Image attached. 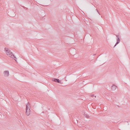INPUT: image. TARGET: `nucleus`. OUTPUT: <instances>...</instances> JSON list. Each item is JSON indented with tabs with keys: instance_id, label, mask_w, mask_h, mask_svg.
I'll return each mask as SVG.
<instances>
[{
	"instance_id": "4",
	"label": "nucleus",
	"mask_w": 130,
	"mask_h": 130,
	"mask_svg": "<svg viewBox=\"0 0 130 130\" xmlns=\"http://www.w3.org/2000/svg\"><path fill=\"white\" fill-rule=\"evenodd\" d=\"M4 74L5 76H8L9 74V71H5L4 72Z\"/></svg>"
},
{
	"instance_id": "13",
	"label": "nucleus",
	"mask_w": 130,
	"mask_h": 130,
	"mask_svg": "<svg viewBox=\"0 0 130 130\" xmlns=\"http://www.w3.org/2000/svg\"><path fill=\"white\" fill-rule=\"evenodd\" d=\"M26 8V9H27V8Z\"/></svg>"
},
{
	"instance_id": "8",
	"label": "nucleus",
	"mask_w": 130,
	"mask_h": 130,
	"mask_svg": "<svg viewBox=\"0 0 130 130\" xmlns=\"http://www.w3.org/2000/svg\"><path fill=\"white\" fill-rule=\"evenodd\" d=\"M84 116L87 118H88L89 117L88 115L85 113H84Z\"/></svg>"
},
{
	"instance_id": "11",
	"label": "nucleus",
	"mask_w": 130,
	"mask_h": 130,
	"mask_svg": "<svg viewBox=\"0 0 130 130\" xmlns=\"http://www.w3.org/2000/svg\"><path fill=\"white\" fill-rule=\"evenodd\" d=\"M96 10L97 11V12L99 13H99V12H98V10H97V9H96Z\"/></svg>"
},
{
	"instance_id": "1",
	"label": "nucleus",
	"mask_w": 130,
	"mask_h": 130,
	"mask_svg": "<svg viewBox=\"0 0 130 130\" xmlns=\"http://www.w3.org/2000/svg\"><path fill=\"white\" fill-rule=\"evenodd\" d=\"M5 50L6 52V53L7 55L10 57V56L11 55V54H13L11 51L9 49H8L7 48H5Z\"/></svg>"
},
{
	"instance_id": "3",
	"label": "nucleus",
	"mask_w": 130,
	"mask_h": 130,
	"mask_svg": "<svg viewBox=\"0 0 130 130\" xmlns=\"http://www.w3.org/2000/svg\"><path fill=\"white\" fill-rule=\"evenodd\" d=\"M116 36L117 38V42L114 45L113 47L114 48L119 43L120 41V39L119 37V36L117 35H116Z\"/></svg>"
},
{
	"instance_id": "5",
	"label": "nucleus",
	"mask_w": 130,
	"mask_h": 130,
	"mask_svg": "<svg viewBox=\"0 0 130 130\" xmlns=\"http://www.w3.org/2000/svg\"><path fill=\"white\" fill-rule=\"evenodd\" d=\"M52 80L58 83H60L59 80L58 79L53 78Z\"/></svg>"
},
{
	"instance_id": "2",
	"label": "nucleus",
	"mask_w": 130,
	"mask_h": 130,
	"mask_svg": "<svg viewBox=\"0 0 130 130\" xmlns=\"http://www.w3.org/2000/svg\"><path fill=\"white\" fill-rule=\"evenodd\" d=\"M26 114L27 116H28L29 115L30 113L29 111L30 108L29 107H28V104L26 105Z\"/></svg>"
},
{
	"instance_id": "10",
	"label": "nucleus",
	"mask_w": 130,
	"mask_h": 130,
	"mask_svg": "<svg viewBox=\"0 0 130 130\" xmlns=\"http://www.w3.org/2000/svg\"><path fill=\"white\" fill-rule=\"evenodd\" d=\"M78 126L79 127H81L82 126V125H80V124H78Z\"/></svg>"
},
{
	"instance_id": "7",
	"label": "nucleus",
	"mask_w": 130,
	"mask_h": 130,
	"mask_svg": "<svg viewBox=\"0 0 130 130\" xmlns=\"http://www.w3.org/2000/svg\"><path fill=\"white\" fill-rule=\"evenodd\" d=\"M10 57L13 59L14 58V60H15L16 61H17V58L14 56L13 54H11V55L10 56Z\"/></svg>"
},
{
	"instance_id": "12",
	"label": "nucleus",
	"mask_w": 130,
	"mask_h": 130,
	"mask_svg": "<svg viewBox=\"0 0 130 130\" xmlns=\"http://www.w3.org/2000/svg\"><path fill=\"white\" fill-rule=\"evenodd\" d=\"M76 120V121H77V123H78V120Z\"/></svg>"
},
{
	"instance_id": "6",
	"label": "nucleus",
	"mask_w": 130,
	"mask_h": 130,
	"mask_svg": "<svg viewBox=\"0 0 130 130\" xmlns=\"http://www.w3.org/2000/svg\"><path fill=\"white\" fill-rule=\"evenodd\" d=\"M117 86L116 85L113 84L111 86V89L113 90H115L116 89Z\"/></svg>"
},
{
	"instance_id": "9",
	"label": "nucleus",
	"mask_w": 130,
	"mask_h": 130,
	"mask_svg": "<svg viewBox=\"0 0 130 130\" xmlns=\"http://www.w3.org/2000/svg\"><path fill=\"white\" fill-rule=\"evenodd\" d=\"M90 96L91 97H93L94 96V95L93 94H91Z\"/></svg>"
}]
</instances>
